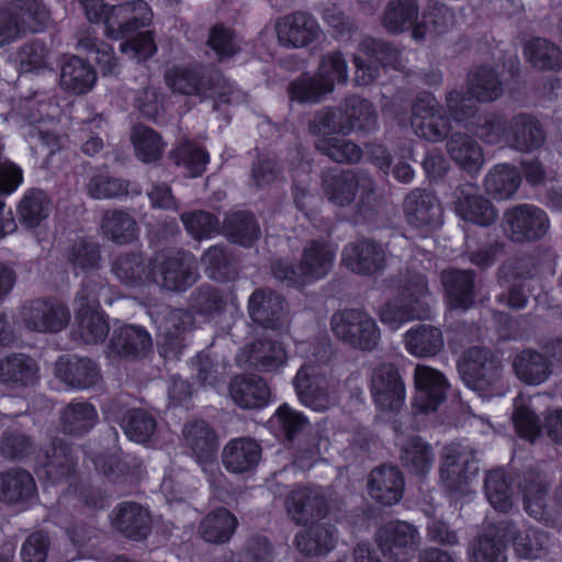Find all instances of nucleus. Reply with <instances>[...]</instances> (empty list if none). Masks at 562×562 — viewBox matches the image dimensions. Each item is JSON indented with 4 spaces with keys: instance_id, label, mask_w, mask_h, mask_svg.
Wrapping results in <instances>:
<instances>
[{
    "instance_id": "f257e3e1",
    "label": "nucleus",
    "mask_w": 562,
    "mask_h": 562,
    "mask_svg": "<svg viewBox=\"0 0 562 562\" xmlns=\"http://www.w3.org/2000/svg\"><path fill=\"white\" fill-rule=\"evenodd\" d=\"M337 246L328 238L308 240L297 265L278 260L272 265L276 279L289 285L301 286L324 279L333 269Z\"/></svg>"
},
{
    "instance_id": "f03ea898",
    "label": "nucleus",
    "mask_w": 562,
    "mask_h": 562,
    "mask_svg": "<svg viewBox=\"0 0 562 562\" xmlns=\"http://www.w3.org/2000/svg\"><path fill=\"white\" fill-rule=\"evenodd\" d=\"M167 86L177 93L195 95L201 100L233 103L240 93L220 72L206 74L202 66H172L165 75Z\"/></svg>"
},
{
    "instance_id": "7ed1b4c3",
    "label": "nucleus",
    "mask_w": 562,
    "mask_h": 562,
    "mask_svg": "<svg viewBox=\"0 0 562 562\" xmlns=\"http://www.w3.org/2000/svg\"><path fill=\"white\" fill-rule=\"evenodd\" d=\"M111 288L100 278L87 279L78 292L75 304L74 334L85 344L102 342L109 334V325L100 311V301L111 304Z\"/></svg>"
},
{
    "instance_id": "20e7f679",
    "label": "nucleus",
    "mask_w": 562,
    "mask_h": 562,
    "mask_svg": "<svg viewBox=\"0 0 562 562\" xmlns=\"http://www.w3.org/2000/svg\"><path fill=\"white\" fill-rule=\"evenodd\" d=\"M323 190L331 204L338 207L351 206L357 213H363L376 203L375 183L366 172H327L323 177Z\"/></svg>"
},
{
    "instance_id": "39448f33",
    "label": "nucleus",
    "mask_w": 562,
    "mask_h": 562,
    "mask_svg": "<svg viewBox=\"0 0 562 562\" xmlns=\"http://www.w3.org/2000/svg\"><path fill=\"white\" fill-rule=\"evenodd\" d=\"M503 94L498 75L490 66L473 68L468 76V93L451 91L447 95V108L457 122L471 119L475 112V101L492 102Z\"/></svg>"
},
{
    "instance_id": "423d86ee",
    "label": "nucleus",
    "mask_w": 562,
    "mask_h": 562,
    "mask_svg": "<svg viewBox=\"0 0 562 562\" xmlns=\"http://www.w3.org/2000/svg\"><path fill=\"white\" fill-rule=\"evenodd\" d=\"M429 295L428 282L419 272H408L402 285V297L387 302L380 311V319L391 330L398 329L404 323L428 315L426 297Z\"/></svg>"
},
{
    "instance_id": "0eeeda50",
    "label": "nucleus",
    "mask_w": 562,
    "mask_h": 562,
    "mask_svg": "<svg viewBox=\"0 0 562 562\" xmlns=\"http://www.w3.org/2000/svg\"><path fill=\"white\" fill-rule=\"evenodd\" d=\"M440 481L450 492L467 494L476 479L479 467L474 449L467 442H451L441 454Z\"/></svg>"
},
{
    "instance_id": "6e6552de",
    "label": "nucleus",
    "mask_w": 562,
    "mask_h": 562,
    "mask_svg": "<svg viewBox=\"0 0 562 562\" xmlns=\"http://www.w3.org/2000/svg\"><path fill=\"white\" fill-rule=\"evenodd\" d=\"M334 335L341 341L361 350L374 349L381 334L376 322L361 310H345L335 313L330 319Z\"/></svg>"
},
{
    "instance_id": "1a4fd4ad",
    "label": "nucleus",
    "mask_w": 562,
    "mask_h": 562,
    "mask_svg": "<svg viewBox=\"0 0 562 562\" xmlns=\"http://www.w3.org/2000/svg\"><path fill=\"white\" fill-rule=\"evenodd\" d=\"M196 277V262L191 254L159 251L153 258V281L169 291L187 290Z\"/></svg>"
},
{
    "instance_id": "9d476101",
    "label": "nucleus",
    "mask_w": 562,
    "mask_h": 562,
    "mask_svg": "<svg viewBox=\"0 0 562 562\" xmlns=\"http://www.w3.org/2000/svg\"><path fill=\"white\" fill-rule=\"evenodd\" d=\"M293 383L300 402L315 412H325L336 403L338 383L313 363L303 364Z\"/></svg>"
},
{
    "instance_id": "9b49d317",
    "label": "nucleus",
    "mask_w": 562,
    "mask_h": 562,
    "mask_svg": "<svg viewBox=\"0 0 562 562\" xmlns=\"http://www.w3.org/2000/svg\"><path fill=\"white\" fill-rule=\"evenodd\" d=\"M375 541L387 562H408L420 546V535L412 524L394 520L379 528Z\"/></svg>"
},
{
    "instance_id": "f8f14e48",
    "label": "nucleus",
    "mask_w": 562,
    "mask_h": 562,
    "mask_svg": "<svg viewBox=\"0 0 562 562\" xmlns=\"http://www.w3.org/2000/svg\"><path fill=\"white\" fill-rule=\"evenodd\" d=\"M502 371L501 360L485 348L468 349L459 362L464 383L476 392L495 386L502 379Z\"/></svg>"
},
{
    "instance_id": "ddd939ff",
    "label": "nucleus",
    "mask_w": 562,
    "mask_h": 562,
    "mask_svg": "<svg viewBox=\"0 0 562 562\" xmlns=\"http://www.w3.org/2000/svg\"><path fill=\"white\" fill-rule=\"evenodd\" d=\"M370 391L381 412L396 413L405 404L406 386L397 368L391 363L375 367L371 374Z\"/></svg>"
},
{
    "instance_id": "4468645a",
    "label": "nucleus",
    "mask_w": 562,
    "mask_h": 562,
    "mask_svg": "<svg viewBox=\"0 0 562 562\" xmlns=\"http://www.w3.org/2000/svg\"><path fill=\"white\" fill-rule=\"evenodd\" d=\"M549 229V218L543 210L532 204H520L507 210L503 231L514 241L538 239Z\"/></svg>"
},
{
    "instance_id": "2eb2a0df",
    "label": "nucleus",
    "mask_w": 562,
    "mask_h": 562,
    "mask_svg": "<svg viewBox=\"0 0 562 562\" xmlns=\"http://www.w3.org/2000/svg\"><path fill=\"white\" fill-rule=\"evenodd\" d=\"M411 124L416 136L434 143L445 139L450 131L448 119L431 94L417 99L413 105Z\"/></svg>"
},
{
    "instance_id": "dca6fc26",
    "label": "nucleus",
    "mask_w": 562,
    "mask_h": 562,
    "mask_svg": "<svg viewBox=\"0 0 562 562\" xmlns=\"http://www.w3.org/2000/svg\"><path fill=\"white\" fill-rule=\"evenodd\" d=\"M23 324L38 333H57L70 319L68 308L57 300H35L25 304L20 312Z\"/></svg>"
},
{
    "instance_id": "f3484780",
    "label": "nucleus",
    "mask_w": 562,
    "mask_h": 562,
    "mask_svg": "<svg viewBox=\"0 0 562 562\" xmlns=\"http://www.w3.org/2000/svg\"><path fill=\"white\" fill-rule=\"evenodd\" d=\"M415 396L413 405L419 412L436 411L447 398L449 382L438 369L417 364L414 369Z\"/></svg>"
},
{
    "instance_id": "a211bd4d",
    "label": "nucleus",
    "mask_w": 562,
    "mask_h": 562,
    "mask_svg": "<svg viewBox=\"0 0 562 562\" xmlns=\"http://www.w3.org/2000/svg\"><path fill=\"white\" fill-rule=\"evenodd\" d=\"M360 52L366 56L353 58L356 66V81L359 85H369L379 72L378 64L396 68L400 64L401 52L387 43L366 38L360 44Z\"/></svg>"
},
{
    "instance_id": "6ab92c4d",
    "label": "nucleus",
    "mask_w": 562,
    "mask_h": 562,
    "mask_svg": "<svg viewBox=\"0 0 562 562\" xmlns=\"http://www.w3.org/2000/svg\"><path fill=\"white\" fill-rule=\"evenodd\" d=\"M250 318L265 328L285 330L290 317L282 296L269 289L256 290L248 300Z\"/></svg>"
},
{
    "instance_id": "aec40b11",
    "label": "nucleus",
    "mask_w": 562,
    "mask_h": 562,
    "mask_svg": "<svg viewBox=\"0 0 562 562\" xmlns=\"http://www.w3.org/2000/svg\"><path fill=\"white\" fill-rule=\"evenodd\" d=\"M184 442L192 451L203 472L209 475L211 484L215 483V475L220 468L215 461L217 439L215 431L203 420H198L186 426L183 430Z\"/></svg>"
},
{
    "instance_id": "412c9836",
    "label": "nucleus",
    "mask_w": 562,
    "mask_h": 562,
    "mask_svg": "<svg viewBox=\"0 0 562 562\" xmlns=\"http://www.w3.org/2000/svg\"><path fill=\"white\" fill-rule=\"evenodd\" d=\"M285 510L296 524L303 525L323 518L327 513L324 491L318 486H296L285 498Z\"/></svg>"
},
{
    "instance_id": "4be33fe9",
    "label": "nucleus",
    "mask_w": 562,
    "mask_h": 562,
    "mask_svg": "<svg viewBox=\"0 0 562 562\" xmlns=\"http://www.w3.org/2000/svg\"><path fill=\"white\" fill-rule=\"evenodd\" d=\"M341 261L353 273L372 276L385 268L386 252L382 245L371 239H360L344 247Z\"/></svg>"
},
{
    "instance_id": "5701e85b",
    "label": "nucleus",
    "mask_w": 562,
    "mask_h": 562,
    "mask_svg": "<svg viewBox=\"0 0 562 562\" xmlns=\"http://www.w3.org/2000/svg\"><path fill=\"white\" fill-rule=\"evenodd\" d=\"M153 19L148 4L143 0L125 2L115 7L105 16V34L114 40L147 26Z\"/></svg>"
},
{
    "instance_id": "b1692460",
    "label": "nucleus",
    "mask_w": 562,
    "mask_h": 562,
    "mask_svg": "<svg viewBox=\"0 0 562 562\" xmlns=\"http://www.w3.org/2000/svg\"><path fill=\"white\" fill-rule=\"evenodd\" d=\"M278 42L289 48H302L317 40L319 25L314 16L305 12L284 15L276 22Z\"/></svg>"
},
{
    "instance_id": "393cba45",
    "label": "nucleus",
    "mask_w": 562,
    "mask_h": 562,
    "mask_svg": "<svg viewBox=\"0 0 562 562\" xmlns=\"http://www.w3.org/2000/svg\"><path fill=\"white\" fill-rule=\"evenodd\" d=\"M37 475L52 483L69 477L76 465L71 448L64 439L54 438L44 451L37 454Z\"/></svg>"
},
{
    "instance_id": "a878e982",
    "label": "nucleus",
    "mask_w": 562,
    "mask_h": 562,
    "mask_svg": "<svg viewBox=\"0 0 562 562\" xmlns=\"http://www.w3.org/2000/svg\"><path fill=\"white\" fill-rule=\"evenodd\" d=\"M454 210L462 220L480 226H488L497 218L494 205L472 183H465L457 190Z\"/></svg>"
},
{
    "instance_id": "bb28decb",
    "label": "nucleus",
    "mask_w": 562,
    "mask_h": 562,
    "mask_svg": "<svg viewBox=\"0 0 562 562\" xmlns=\"http://www.w3.org/2000/svg\"><path fill=\"white\" fill-rule=\"evenodd\" d=\"M406 222L416 228L436 226L440 223L441 209L436 196L422 190H412L404 200Z\"/></svg>"
},
{
    "instance_id": "cd10ccee",
    "label": "nucleus",
    "mask_w": 562,
    "mask_h": 562,
    "mask_svg": "<svg viewBox=\"0 0 562 562\" xmlns=\"http://www.w3.org/2000/svg\"><path fill=\"white\" fill-rule=\"evenodd\" d=\"M446 303L453 310H468L474 302V273L470 270H443L440 274Z\"/></svg>"
},
{
    "instance_id": "c85d7f7f",
    "label": "nucleus",
    "mask_w": 562,
    "mask_h": 562,
    "mask_svg": "<svg viewBox=\"0 0 562 562\" xmlns=\"http://www.w3.org/2000/svg\"><path fill=\"white\" fill-rule=\"evenodd\" d=\"M368 490L378 503L391 506L403 496L404 477L396 467L382 465L370 473Z\"/></svg>"
},
{
    "instance_id": "c756f323",
    "label": "nucleus",
    "mask_w": 562,
    "mask_h": 562,
    "mask_svg": "<svg viewBox=\"0 0 562 562\" xmlns=\"http://www.w3.org/2000/svg\"><path fill=\"white\" fill-rule=\"evenodd\" d=\"M261 459V447L252 438L239 437L229 440L222 452V462L232 473H246L257 467Z\"/></svg>"
},
{
    "instance_id": "7c9ffc66",
    "label": "nucleus",
    "mask_w": 562,
    "mask_h": 562,
    "mask_svg": "<svg viewBox=\"0 0 562 562\" xmlns=\"http://www.w3.org/2000/svg\"><path fill=\"white\" fill-rule=\"evenodd\" d=\"M111 521L117 531L133 540L144 539L149 533V513L137 503L125 502L117 505L112 512Z\"/></svg>"
},
{
    "instance_id": "2f4dec72",
    "label": "nucleus",
    "mask_w": 562,
    "mask_h": 562,
    "mask_svg": "<svg viewBox=\"0 0 562 562\" xmlns=\"http://www.w3.org/2000/svg\"><path fill=\"white\" fill-rule=\"evenodd\" d=\"M502 537L506 541L512 539L515 552L524 559H539L543 557L549 546L547 532L533 527L516 532L514 525L502 522Z\"/></svg>"
},
{
    "instance_id": "473e14b6",
    "label": "nucleus",
    "mask_w": 562,
    "mask_h": 562,
    "mask_svg": "<svg viewBox=\"0 0 562 562\" xmlns=\"http://www.w3.org/2000/svg\"><path fill=\"white\" fill-rule=\"evenodd\" d=\"M57 378L76 389H88L99 380L97 364L87 358L61 357L55 364Z\"/></svg>"
},
{
    "instance_id": "72a5a7b5",
    "label": "nucleus",
    "mask_w": 562,
    "mask_h": 562,
    "mask_svg": "<svg viewBox=\"0 0 562 562\" xmlns=\"http://www.w3.org/2000/svg\"><path fill=\"white\" fill-rule=\"evenodd\" d=\"M286 357V350L281 342L260 339L245 346L238 361L249 362L262 371H272L284 364Z\"/></svg>"
},
{
    "instance_id": "f704fd0d",
    "label": "nucleus",
    "mask_w": 562,
    "mask_h": 562,
    "mask_svg": "<svg viewBox=\"0 0 562 562\" xmlns=\"http://www.w3.org/2000/svg\"><path fill=\"white\" fill-rule=\"evenodd\" d=\"M544 142L539 122L530 115L519 114L509 122L506 145L520 151H531Z\"/></svg>"
},
{
    "instance_id": "c9c22d12",
    "label": "nucleus",
    "mask_w": 562,
    "mask_h": 562,
    "mask_svg": "<svg viewBox=\"0 0 562 562\" xmlns=\"http://www.w3.org/2000/svg\"><path fill=\"white\" fill-rule=\"evenodd\" d=\"M454 25L456 16L453 11L443 3L435 1L427 7L422 20L414 25L412 36L415 41H424L428 36L446 34Z\"/></svg>"
},
{
    "instance_id": "e433bc0d",
    "label": "nucleus",
    "mask_w": 562,
    "mask_h": 562,
    "mask_svg": "<svg viewBox=\"0 0 562 562\" xmlns=\"http://www.w3.org/2000/svg\"><path fill=\"white\" fill-rule=\"evenodd\" d=\"M233 401L241 408H259L268 403L269 387L263 379L257 375L236 376L229 386Z\"/></svg>"
},
{
    "instance_id": "4c0bfd02",
    "label": "nucleus",
    "mask_w": 562,
    "mask_h": 562,
    "mask_svg": "<svg viewBox=\"0 0 562 562\" xmlns=\"http://www.w3.org/2000/svg\"><path fill=\"white\" fill-rule=\"evenodd\" d=\"M36 493V484L30 472L11 469L0 473V502L18 504L31 499Z\"/></svg>"
},
{
    "instance_id": "58836bf2",
    "label": "nucleus",
    "mask_w": 562,
    "mask_h": 562,
    "mask_svg": "<svg viewBox=\"0 0 562 562\" xmlns=\"http://www.w3.org/2000/svg\"><path fill=\"white\" fill-rule=\"evenodd\" d=\"M337 542L336 529L327 524H317L295 536L297 550L308 557L330 552Z\"/></svg>"
},
{
    "instance_id": "ea45409f",
    "label": "nucleus",
    "mask_w": 562,
    "mask_h": 562,
    "mask_svg": "<svg viewBox=\"0 0 562 562\" xmlns=\"http://www.w3.org/2000/svg\"><path fill=\"white\" fill-rule=\"evenodd\" d=\"M112 272L125 285H143L153 281V259L147 261L142 254H126L116 258Z\"/></svg>"
},
{
    "instance_id": "a19ab883",
    "label": "nucleus",
    "mask_w": 562,
    "mask_h": 562,
    "mask_svg": "<svg viewBox=\"0 0 562 562\" xmlns=\"http://www.w3.org/2000/svg\"><path fill=\"white\" fill-rule=\"evenodd\" d=\"M339 114L346 134L352 131L371 132L376 127V112L372 103L358 95L348 97Z\"/></svg>"
},
{
    "instance_id": "79ce46f5",
    "label": "nucleus",
    "mask_w": 562,
    "mask_h": 562,
    "mask_svg": "<svg viewBox=\"0 0 562 562\" xmlns=\"http://www.w3.org/2000/svg\"><path fill=\"white\" fill-rule=\"evenodd\" d=\"M237 518L226 508L220 507L210 512L199 525V535L210 543H225L235 532Z\"/></svg>"
},
{
    "instance_id": "37998d69",
    "label": "nucleus",
    "mask_w": 562,
    "mask_h": 562,
    "mask_svg": "<svg viewBox=\"0 0 562 562\" xmlns=\"http://www.w3.org/2000/svg\"><path fill=\"white\" fill-rule=\"evenodd\" d=\"M445 346L442 331L430 325H418L405 334V348L414 357H434Z\"/></svg>"
},
{
    "instance_id": "c03bdc74",
    "label": "nucleus",
    "mask_w": 562,
    "mask_h": 562,
    "mask_svg": "<svg viewBox=\"0 0 562 562\" xmlns=\"http://www.w3.org/2000/svg\"><path fill=\"white\" fill-rule=\"evenodd\" d=\"M400 459L409 473L425 476L432 469L435 453L428 442L419 437H413L401 446Z\"/></svg>"
},
{
    "instance_id": "a18cd8bd",
    "label": "nucleus",
    "mask_w": 562,
    "mask_h": 562,
    "mask_svg": "<svg viewBox=\"0 0 562 562\" xmlns=\"http://www.w3.org/2000/svg\"><path fill=\"white\" fill-rule=\"evenodd\" d=\"M517 378L526 384L539 385L546 382L552 373L548 358L535 350H524L513 362Z\"/></svg>"
},
{
    "instance_id": "49530a36",
    "label": "nucleus",
    "mask_w": 562,
    "mask_h": 562,
    "mask_svg": "<svg viewBox=\"0 0 562 562\" xmlns=\"http://www.w3.org/2000/svg\"><path fill=\"white\" fill-rule=\"evenodd\" d=\"M94 69L83 59L72 56L61 67L60 87L74 94H83L95 83Z\"/></svg>"
},
{
    "instance_id": "de8ad7c7",
    "label": "nucleus",
    "mask_w": 562,
    "mask_h": 562,
    "mask_svg": "<svg viewBox=\"0 0 562 562\" xmlns=\"http://www.w3.org/2000/svg\"><path fill=\"white\" fill-rule=\"evenodd\" d=\"M451 159L469 172L479 171L484 165V154L480 144L465 134H453L447 143Z\"/></svg>"
},
{
    "instance_id": "09e8293b",
    "label": "nucleus",
    "mask_w": 562,
    "mask_h": 562,
    "mask_svg": "<svg viewBox=\"0 0 562 562\" xmlns=\"http://www.w3.org/2000/svg\"><path fill=\"white\" fill-rule=\"evenodd\" d=\"M36 362L24 355H11L0 361V382L12 386H23L37 380Z\"/></svg>"
},
{
    "instance_id": "8fccbe9b",
    "label": "nucleus",
    "mask_w": 562,
    "mask_h": 562,
    "mask_svg": "<svg viewBox=\"0 0 562 562\" xmlns=\"http://www.w3.org/2000/svg\"><path fill=\"white\" fill-rule=\"evenodd\" d=\"M149 334L137 326H123L114 330L111 338V348L125 357L143 356L151 348Z\"/></svg>"
},
{
    "instance_id": "3c124183",
    "label": "nucleus",
    "mask_w": 562,
    "mask_h": 562,
    "mask_svg": "<svg viewBox=\"0 0 562 562\" xmlns=\"http://www.w3.org/2000/svg\"><path fill=\"white\" fill-rule=\"evenodd\" d=\"M521 182L518 170L509 164H498L485 177V189L497 200H508L517 192Z\"/></svg>"
},
{
    "instance_id": "603ef678",
    "label": "nucleus",
    "mask_w": 562,
    "mask_h": 562,
    "mask_svg": "<svg viewBox=\"0 0 562 562\" xmlns=\"http://www.w3.org/2000/svg\"><path fill=\"white\" fill-rule=\"evenodd\" d=\"M524 53L527 61L543 70L562 68V49L549 40L535 37L526 42Z\"/></svg>"
},
{
    "instance_id": "864d4df0",
    "label": "nucleus",
    "mask_w": 562,
    "mask_h": 562,
    "mask_svg": "<svg viewBox=\"0 0 562 562\" xmlns=\"http://www.w3.org/2000/svg\"><path fill=\"white\" fill-rule=\"evenodd\" d=\"M52 201L43 190H27L18 205L19 220L26 227H37L48 217Z\"/></svg>"
},
{
    "instance_id": "5fc2aeb1",
    "label": "nucleus",
    "mask_w": 562,
    "mask_h": 562,
    "mask_svg": "<svg viewBox=\"0 0 562 562\" xmlns=\"http://www.w3.org/2000/svg\"><path fill=\"white\" fill-rule=\"evenodd\" d=\"M102 233L112 241L125 245L135 240L138 236L136 221L123 211H106L101 223Z\"/></svg>"
},
{
    "instance_id": "6e6d98bb",
    "label": "nucleus",
    "mask_w": 562,
    "mask_h": 562,
    "mask_svg": "<svg viewBox=\"0 0 562 562\" xmlns=\"http://www.w3.org/2000/svg\"><path fill=\"white\" fill-rule=\"evenodd\" d=\"M224 233L231 241L245 247L251 246L261 234L257 221L247 212L229 214L224 221Z\"/></svg>"
},
{
    "instance_id": "4d7b16f0",
    "label": "nucleus",
    "mask_w": 562,
    "mask_h": 562,
    "mask_svg": "<svg viewBox=\"0 0 562 562\" xmlns=\"http://www.w3.org/2000/svg\"><path fill=\"white\" fill-rule=\"evenodd\" d=\"M417 0H390L382 19L383 26L392 33H402L417 20Z\"/></svg>"
},
{
    "instance_id": "13d9d810",
    "label": "nucleus",
    "mask_w": 562,
    "mask_h": 562,
    "mask_svg": "<svg viewBox=\"0 0 562 562\" xmlns=\"http://www.w3.org/2000/svg\"><path fill=\"white\" fill-rule=\"evenodd\" d=\"M20 25V35L25 32H40L49 23V13L37 0H20L10 7Z\"/></svg>"
},
{
    "instance_id": "bf43d9fd",
    "label": "nucleus",
    "mask_w": 562,
    "mask_h": 562,
    "mask_svg": "<svg viewBox=\"0 0 562 562\" xmlns=\"http://www.w3.org/2000/svg\"><path fill=\"white\" fill-rule=\"evenodd\" d=\"M484 492L496 510L506 513L513 507L514 491L504 470L497 469L486 474Z\"/></svg>"
},
{
    "instance_id": "052dcab7",
    "label": "nucleus",
    "mask_w": 562,
    "mask_h": 562,
    "mask_svg": "<svg viewBox=\"0 0 562 562\" xmlns=\"http://www.w3.org/2000/svg\"><path fill=\"white\" fill-rule=\"evenodd\" d=\"M64 431L80 435L89 431L98 419L93 405L80 402L67 405L60 415Z\"/></svg>"
},
{
    "instance_id": "680f3d73",
    "label": "nucleus",
    "mask_w": 562,
    "mask_h": 562,
    "mask_svg": "<svg viewBox=\"0 0 562 562\" xmlns=\"http://www.w3.org/2000/svg\"><path fill=\"white\" fill-rule=\"evenodd\" d=\"M506 539L502 537V524L496 533L480 536L472 546L470 562H506Z\"/></svg>"
},
{
    "instance_id": "e2e57ef3",
    "label": "nucleus",
    "mask_w": 562,
    "mask_h": 562,
    "mask_svg": "<svg viewBox=\"0 0 562 562\" xmlns=\"http://www.w3.org/2000/svg\"><path fill=\"white\" fill-rule=\"evenodd\" d=\"M178 166H182L191 177H199L210 162V154L191 139L181 142L172 151Z\"/></svg>"
},
{
    "instance_id": "0e129e2a",
    "label": "nucleus",
    "mask_w": 562,
    "mask_h": 562,
    "mask_svg": "<svg viewBox=\"0 0 562 562\" xmlns=\"http://www.w3.org/2000/svg\"><path fill=\"white\" fill-rule=\"evenodd\" d=\"M269 424L278 437L292 440L308 425V419L303 413L283 404L271 416Z\"/></svg>"
},
{
    "instance_id": "69168bd1",
    "label": "nucleus",
    "mask_w": 562,
    "mask_h": 562,
    "mask_svg": "<svg viewBox=\"0 0 562 562\" xmlns=\"http://www.w3.org/2000/svg\"><path fill=\"white\" fill-rule=\"evenodd\" d=\"M316 76L324 87L331 93L336 85L348 81V65L340 52H330L324 55L319 61Z\"/></svg>"
},
{
    "instance_id": "338daca9",
    "label": "nucleus",
    "mask_w": 562,
    "mask_h": 562,
    "mask_svg": "<svg viewBox=\"0 0 562 562\" xmlns=\"http://www.w3.org/2000/svg\"><path fill=\"white\" fill-rule=\"evenodd\" d=\"M513 422L518 435L528 440H533L540 434V419L535 414L531 398L522 394L514 402Z\"/></svg>"
},
{
    "instance_id": "774afa93",
    "label": "nucleus",
    "mask_w": 562,
    "mask_h": 562,
    "mask_svg": "<svg viewBox=\"0 0 562 562\" xmlns=\"http://www.w3.org/2000/svg\"><path fill=\"white\" fill-rule=\"evenodd\" d=\"M132 142L137 158L144 162L160 159L166 147L159 134L147 126H136L132 133Z\"/></svg>"
}]
</instances>
